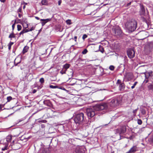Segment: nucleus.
Segmentation results:
<instances>
[{
    "mask_svg": "<svg viewBox=\"0 0 153 153\" xmlns=\"http://www.w3.org/2000/svg\"><path fill=\"white\" fill-rule=\"evenodd\" d=\"M107 105L105 103H102L96 105L93 108H87L86 113L89 117H93L96 114L95 111H101L105 110L107 108Z\"/></svg>",
    "mask_w": 153,
    "mask_h": 153,
    "instance_id": "obj_1",
    "label": "nucleus"
},
{
    "mask_svg": "<svg viewBox=\"0 0 153 153\" xmlns=\"http://www.w3.org/2000/svg\"><path fill=\"white\" fill-rule=\"evenodd\" d=\"M137 26V22L133 19L127 21L125 24V27L129 33L134 31L136 28Z\"/></svg>",
    "mask_w": 153,
    "mask_h": 153,
    "instance_id": "obj_2",
    "label": "nucleus"
},
{
    "mask_svg": "<svg viewBox=\"0 0 153 153\" xmlns=\"http://www.w3.org/2000/svg\"><path fill=\"white\" fill-rule=\"evenodd\" d=\"M140 14L141 16V20L144 22L147 23L149 21L150 17L148 13H145L144 7L143 5H140Z\"/></svg>",
    "mask_w": 153,
    "mask_h": 153,
    "instance_id": "obj_3",
    "label": "nucleus"
},
{
    "mask_svg": "<svg viewBox=\"0 0 153 153\" xmlns=\"http://www.w3.org/2000/svg\"><path fill=\"white\" fill-rule=\"evenodd\" d=\"M85 119L83 113H81L76 115L74 118V121L76 124L82 125L85 122Z\"/></svg>",
    "mask_w": 153,
    "mask_h": 153,
    "instance_id": "obj_4",
    "label": "nucleus"
},
{
    "mask_svg": "<svg viewBox=\"0 0 153 153\" xmlns=\"http://www.w3.org/2000/svg\"><path fill=\"white\" fill-rule=\"evenodd\" d=\"M114 33V35L115 36H120L122 33V31L121 29L119 26H116L113 29Z\"/></svg>",
    "mask_w": 153,
    "mask_h": 153,
    "instance_id": "obj_5",
    "label": "nucleus"
},
{
    "mask_svg": "<svg viewBox=\"0 0 153 153\" xmlns=\"http://www.w3.org/2000/svg\"><path fill=\"white\" fill-rule=\"evenodd\" d=\"M117 85H119V90L121 91L124 90L125 88V85L123 82H122L121 80L118 79L116 83Z\"/></svg>",
    "mask_w": 153,
    "mask_h": 153,
    "instance_id": "obj_6",
    "label": "nucleus"
},
{
    "mask_svg": "<svg viewBox=\"0 0 153 153\" xmlns=\"http://www.w3.org/2000/svg\"><path fill=\"white\" fill-rule=\"evenodd\" d=\"M128 57L130 59L134 58L135 56V51L133 49H129L127 51Z\"/></svg>",
    "mask_w": 153,
    "mask_h": 153,
    "instance_id": "obj_7",
    "label": "nucleus"
},
{
    "mask_svg": "<svg viewBox=\"0 0 153 153\" xmlns=\"http://www.w3.org/2000/svg\"><path fill=\"white\" fill-rule=\"evenodd\" d=\"M118 101L115 99H113L110 100V101L108 102V105L112 107H115L117 106V104Z\"/></svg>",
    "mask_w": 153,
    "mask_h": 153,
    "instance_id": "obj_8",
    "label": "nucleus"
},
{
    "mask_svg": "<svg viewBox=\"0 0 153 153\" xmlns=\"http://www.w3.org/2000/svg\"><path fill=\"white\" fill-rule=\"evenodd\" d=\"M133 78L132 74L130 73H128L125 76V79L126 81L131 80Z\"/></svg>",
    "mask_w": 153,
    "mask_h": 153,
    "instance_id": "obj_9",
    "label": "nucleus"
},
{
    "mask_svg": "<svg viewBox=\"0 0 153 153\" xmlns=\"http://www.w3.org/2000/svg\"><path fill=\"white\" fill-rule=\"evenodd\" d=\"M35 29V27L34 26L32 27L30 29H24L22 31H21L19 33V36H20L21 35L29 31H32L34 30Z\"/></svg>",
    "mask_w": 153,
    "mask_h": 153,
    "instance_id": "obj_10",
    "label": "nucleus"
},
{
    "mask_svg": "<svg viewBox=\"0 0 153 153\" xmlns=\"http://www.w3.org/2000/svg\"><path fill=\"white\" fill-rule=\"evenodd\" d=\"M137 147L136 146H134L131 148L129 151L126 153H134L137 151Z\"/></svg>",
    "mask_w": 153,
    "mask_h": 153,
    "instance_id": "obj_11",
    "label": "nucleus"
},
{
    "mask_svg": "<svg viewBox=\"0 0 153 153\" xmlns=\"http://www.w3.org/2000/svg\"><path fill=\"white\" fill-rule=\"evenodd\" d=\"M51 20V19H40V21L42 22H41L42 26H44L45 24L48 22L50 21Z\"/></svg>",
    "mask_w": 153,
    "mask_h": 153,
    "instance_id": "obj_12",
    "label": "nucleus"
},
{
    "mask_svg": "<svg viewBox=\"0 0 153 153\" xmlns=\"http://www.w3.org/2000/svg\"><path fill=\"white\" fill-rule=\"evenodd\" d=\"M44 104L49 107H51L52 105V103L49 100H46L44 101Z\"/></svg>",
    "mask_w": 153,
    "mask_h": 153,
    "instance_id": "obj_13",
    "label": "nucleus"
},
{
    "mask_svg": "<svg viewBox=\"0 0 153 153\" xmlns=\"http://www.w3.org/2000/svg\"><path fill=\"white\" fill-rule=\"evenodd\" d=\"M152 73L153 72L152 71H150L148 72H146L145 74V76L146 78H148L149 76H153L152 74Z\"/></svg>",
    "mask_w": 153,
    "mask_h": 153,
    "instance_id": "obj_14",
    "label": "nucleus"
},
{
    "mask_svg": "<svg viewBox=\"0 0 153 153\" xmlns=\"http://www.w3.org/2000/svg\"><path fill=\"white\" fill-rule=\"evenodd\" d=\"M121 134L125 133L126 131V128L125 126H123L120 128Z\"/></svg>",
    "mask_w": 153,
    "mask_h": 153,
    "instance_id": "obj_15",
    "label": "nucleus"
},
{
    "mask_svg": "<svg viewBox=\"0 0 153 153\" xmlns=\"http://www.w3.org/2000/svg\"><path fill=\"white\" fill-rule=\"evenodd\" d=\"M29 48V47L28 46H26L24 48L23 51H22V53L24 54L25 53H26L28 51Z\"/></svg>",
    "mask_w": 153,
    "mask_h": 153,
    "instance_id": "obj_16",
    "label": "nucleus"
},
{
    "mask_svg": "<svg viewBox=\"0 0 153 153\" xmlns=\"http://www.w3.org/2000/svg\"><path fill=\"white\" fill-rule=\"evenodd\" d=\"M70 66V65L69 64H66L63 65V67L65 70L67 71L68 69Z\"/></svg>",
    "mask_w": 153,
    "mask_h": 153,
    "instance_id": "obj_17",
    "label": "nucleus"
},
{
    "mask_svg": "<svg viewBox=\"0 0 153 153\" xmlns=\"http://www.w3.org/2000/svg\"><path fill=\"white\" fill-rule=\"evenodd\" d=\"M84 59H82L81 57H79L76 61V62L78 63H82V62L84 61Z\"/></svg>",
    "mask_w": 153,
    "mask_h": 153,
    "instance_id": "obj_18",
    "label": "nucleus"
},
{
    "mask_svg": "<svg viewBox=\"0 0 153 153\" xmlns=\"http://www.w3.org/2000/svg\"><path fill=\"white\" fill-rule=\"evenodd\" d=\"M15 35L13 31L9 35V38L10 39V40H12V38H14L15 37Z\"/></svg>",
    "mask_w": 153,
    "mask_h": 153,
    "instance_id": "obj_19",
    "label": "nucleus"
},
{
    "mask_svg": "<svg viewBox=\"0 0 153 153\" xmlns=\"http://www.w3.org/2000/svg\"><path fill=\"white\" fill-rule=\"evenodd\" d=\"M11 139H12L11 136H10V135L6 137V141L8 143L10 142L11 141Z\"/></svg>",
    "mask_w": 153,
    "mask_h": 153,
    "instance_id": "obj_20",
    "label": "nucleus"
},
{
    "mask_svg": "<svg viewBox=\"0 0 153 153\" xmlns=\"http://www.w3.org/2000/svg\"><path fill=\"white\" fill-rule=\"evenodd\" d=\"M48 1L47 0H42L41 1L42 5H46L48 4Z\"/></svg>",
    "mask_w": 153,
    "mask_h": 153,
    "instance_id": "obj_21",
    "label": "nucleus"
},
{
    "mask_svg": "<svg viewBox=\"0 0 153 153\" xmlns=\"http://www.w3.org/2000/svg\"><path fill=\"white\" fill-rule=\"evenodd\" d=\"M148 89L149 90H151L153 91V84H150L148 86Z\"/></svg>",
    "mask_w": 153,
    "mask_h": 153,
    "instance_id": "obj_22",
    "label": "nucleus"
},
{
    "mask_svg": "<svg viewBox=\"0 0 153 153\" xmlns=\"http://www.w3.org/2000/svg\"><path fill=\"white\" fill-rule=\"evenodd\" d=\"M14 44V42H10L8 44V48L10 50L11 48V46Z\"/></svg>",
    "mask_w": 153,
    "mask_h": 153,
    "instance_id": "obj_23",
    "label": "nucleus"
},
{
    "mask_svg": "<svg viewBox=\"0 0 153 153\" xmlns=\"http://www.w3.org/2000/svg\"><path fill=\"white\" fill-rule=\"evenodd\" d=\"M116 134H119L120 135L121 134L120 128H118L114 130Z\"/></svg>",
    "mask_w": 153,
    "mask_h": 153,
    "instance_id": "obj_24",
    "label": "nucleus"
},
{
    "mask_svg": "<svg viewBox=\"0 0 153 153\" xmlns=\"http://www.w3.org/2000/svg\"><path fill=\"white\" fill-rule=\"evenodd\" d=\"M141 113L143 115H145L146 114V111L145 109L143 108H141L140 110Z\"/></svg>",
    "mask_w": 153,
    "mask_h": 153,
    "instance_id": "obj_25",
    "label": "nucleus"
},
{
    "mask_svg": "<svg viewBox=\"0 0 153 153\" xmlns=\"http://www.w3.org/2000/svg\"><path fill=\"white\" fill-rule=\"evenodd\" d=\"M66 71L65 69H64L63 68H62V70L60 71V73L62 74H65L66 73Z\"/></svg>",
    "mask_w": 153,
    "mask_h": 153,
    "instance_id": "obj_26",
    "label": "nucleus"
},
{
    "mask_svg": "<svg viewBox=\"0 0 153 153\" xmlns=\"http://www.w3.org/2000/svg\"><path fill=\"white\" fill-rule=\"evenodd\" d=\"M99 48H100V51L102 53H103V52H104V50L103 48H102V46H101V45H100Z\"/></svg>",
    "mask_w": 153,
    "mask_h": 153,
    "instance_id": "obj_27",
    "label": "nucleus"
},
{
    "mask_svg": "<svg viewBox=\"0 0 153 153\" xmlns=\"http://www.w3.org/2000/svg\"><path fill=\"white\" fill-rule=\"evenodd\" d=\"M50 87L51 88H58V86L56 85H50Z\"/></svg>",
    "mask_w": 153,
    "mask_h": 153,
    "instance_id": "obj_28",
    "label": "nucleus"
},
{
    "mask_svg": "<svg viewBox=\"0 0 153 153\" xmlns=\"http://www.w3.org/2000/svg\"><path fill=\"white\" fill-rule=\"evenodd\" d=\"M17 30L18 31L21 30L22 29V26L20 25H17Z\"/></svg>",
    "mask_w": 153,
    "mask_h": 153,
    "instance_id": "obj_29",
    "label": "nucleus"
},
{
    "mask_svg": "<svg viewBox=\"0 0 153 153\" xmlns=\"http://www.w3.org/2000/svg\"><path fill=\"white\" fill-rule=\"evenodd\" d=\"M137 123L139 125H141L142 124V122L141 120L138 119L137 120Z\"/></svg>",
    "mask_w": 153,
    "mask_h": 153,
    "instance_id": "obj_30",
    "label": "nucleus"
},
{
    "mask_svg": "<svg viewBox=\"0 0 153 153\" xmlns=\"http://www.w3.org/2000/svg\"><path fill=\"white\" fill-rule=\"evenodd\" d=\"M39 82L41 83L42 84L44 82V78H41L39 79Z\"/></svg>",
    "mask_w": 153,
    "mask_h": 153,
    "instance_id": "obj_31",
    "label": "nucleus"
},
{
    "mask_svg": "<svg viewBox=\"0 0 153 153\" xmlns=\"http://www.w3.org/2000/svg\"><path fill=\"white\" fill-rule=\"evenodd\" d=\"M12 98L11 96H9L7 97V102H10L11 100H12Z\"/></svg>",
    "mask_w": 153,
    "mask_h": 153,
    "instance_id": "obj_32",
    "label": "nucleus"
},
{
    "mask_svg": "<svg viewBox=\"0 0 153 153\" xmlns=\"http://www.w3.org/2000/svg\"><path fill=\"white\" fill-rule=\"evenodd\" d=\"M58 88L63 90L65 91H67V92L68 91L66 90L64 87H62V86H61V87H59L58 86Z\"/></svg>",
    "mask_w": 153,
    "mask_h": 153,
    "instance_id": "obj_33",
    "label": "nucleus"
},
{
    "mask_svg": "<svg viewBox=\"0 0 153 153\" xmlns=\"http://www.w3.org/2000/svg\"><path fill=\"white\" fill-rule=\"evenodd\" d=\"M88 52V51L87 49H85L82 52V53L83 54H86L87 52Z\"/></svg>",
    "mask_w": 153,
    "mask_h": 153,
    "instance_id": "obj_34",
    "label": "nucleus"
},
{
    "mask_svg": "<svg viewBox=\"0 0 153 153\" xmlns=\"http://www.w3.org/2000/svg\"><path fill=\"white\" fill-rule=\"evenodd\" d=\"M137 82H135L134 84H133V85H132L131 87V88L133 89V88H135V86L137 84Z\"/></svg>",
    "mask_w": 153,
    "mask_h": 153,
    "instance_id": "obj_35",
    "label": "nucleus"
},
{
    "mask_svg": "<svg viewBox=\"0 0 153 153\" xmlns=\"http://www.w3.org/2000/svg\"><path fill=\"white\" fill-rule=\"evenodd\" d=\"M109 68L111 70L113 71L114 69V67L113 65H111L109 66Z\"/></svg>",
    "mask_w": 153,
    "mask_h": 153,
    "instance_id": "obj_36",
    "label": "nucleus"
},
{
    "mask_svg": "<svg viewBox=\"0 0 153 153\" xmlns=\"http://www.w3.org/2000/svg\"><path fill=\"white\" fill-rule=\"evenodd\" d=\"M138 109V108H137V109H135L133 111V113H134V116L136 115V113H137V111Z\"/></svg>",
    "mask_w": 153,
    "mask_h": 153,
    "instance_id": "obj_37",
    "label": "nucleus"
},
{
    "mask_svg": "<svg viewBox=\"0 0 153 153\" xmlns=\"http://www.w3.org/2000/svg\"><path fill=\"white\" fill-rule=\"evenodd\" d=\"M87 37V36L86 34H84L83 35L82 39L83 40H84L85 38H86Z\"/></svg>",
    "mask_w": 153,
    "mask_h": 153,
    "instance_id": "obj_38",
    "label": "nucleus"
},
{
    "mask_svg": "<svg viewBox=\"0 0 153 153\" xmlns=\"http://www.w3.org/2000/svg\"><path fill=\"white\" fill-rule=\"evenodd\" d=\"M16 60V59H15V60L14 62V66H16L18 65V64H19L20 63L21 61H20L19 62H17V63H16V62H15Z\"/></svg>",
    "mask_w": 153,
    "mask_h": 153,
    "instance_id": "obj_39",
    "label": "nucleus"
},
{
    "mask_svg": "<svg viewBox=\"0 0 153 153\" xmlns=\"http://www.w3.org/2000/svg\"><path fill=\"white\" fill-rule=\"evenodd\" d=\"M66 22L68 24L70 25L71 24V20H70L68 19L66 21Z\"/></svg>",
    "mask_w": 153,
    "mask_h": 153,
    "instance_id": "obj_40",
    "label": "nucleus"
},
{
    "mask_svg": "<svg viewBox=\"0 0 153 153\" xmlns=\"http://www.w3.org/2000/svg\"><path fill=\"white\" fill-rule=\"evenodd\" d=\"M16 22V20H15V23L14 24H13L12 25V30H13H13H14V28H15V24Z\"/></svg>",
    "mask_w": 153,
    "mask_h": 153,
    "instance_id": "obj_41",
    "label": "nucleus"
},
{
    "mask_svg": "<svg viewBox=\"0 0 153 153\" xmlns=\"http://www.w3.org/2000/svg\"><path fill=\"white\" fill-rule=\"evenodd\" d=\"M18 12L21 13L22 11V7H20L18 10Z\"/></svg>",
    "mask_w": 153,
    "mask_h": 153,
    "instance_id": "obj_42",
    "label": "nucleus"
},
{
    "mask_svg": "<svg viewBox=\"0 0 153 153\" xmlns=\"http://www.w3.org/2000/svg\"><path fill=\"white\" fill-rule=\"evenodd\" d=\"M62 2L61 0H59L58 1V4L59 5H60Z\"/></svg>",
    "mask_w": 153,
    "mask_h": 153,
    "instance_id": "obj_43",
    "label": "nucleus"
},
{
    "mask_svg": "<svg viewBox=\"0 0 153 153\" xmlns=\"http://www.w3.org/2000/svg\"><path fill=\"white\" fill-rule=\"evenodd\" d=\"M77 38V37L76 36H75L74 37V39L75 42H76Z\"/></svg>",
    "mask_w": 153,
    "mask_h": 153,
    "instance_id": "obj_44",
    "label": "nucleus"
},
{
    "mask_svg": "<svg viewBox=\"0 0 153 153\" xmlns=\"http://www.w3.org/2000/svg\"><path fill=\"white\" fill-rule=\"evenodd\" d=\"M36 92V89H33V93H35Z\"/></svg>",
    "mask_w": 153,
    "mask_h": 153,
    "instance_id": "obj_45",
    "label": "nucleus"
},
{
    "mask_svg": "<svg viewBox=\"0 0 153 153\" xmlns=\"http://www.w3.org/2000/svg\"><path fill=\"white\" fill-rule=\"evenodd\" d=\"M2 105L1 104H0V111L2 110V107H1V106Z\"/></svg>",
    "mask_w": 153,
    "mask_h": 153,
    "instance_id": "obj_46",
    "label": "nucleus"
},
{
    "mask_svg": "<svg viewBox=\"0 0 153 153\" xmlns=\"http://www.w3.org/2000/svg\"><path fill=\"white\" fill-rule=\"evenodd\" d=\"M0 1L1 2L4 3L5 1L6 0H0Z\"/></svg>",
    "mask_w": 153,
    "mask_h": 153,
    "instance_id": "obj_47",
    "label": "nucleus"
},
{
    "mask_svg": "<svg viewBox=\"0 0 153 153\" xmlns=\"http://www.w3.org/2000/svg\"><path fill=\"white\" fill-rule=\"evenodd\" d=\"M77 152H76L77 153H81V152L79 149L77 150Z\"/></svg>",
    "mask_w": 153,
    "mask_h": 153,
    "instance_id": "obj_48",
    "label": "nucleus"
},
{
    "mask_svg": "<svg viewBox=\"0 0 153 153\" xmlns=\"http://www.w3.org/2000/svg\"><path fill=\"white\" fill-rule=\"evenodd\" d=\"M35 18H36V19L37 20H39L40 19L37 16H35Z\"/></svg>",
    "mask_w": 153,
    "mask_h": 153,
    "instance_id": "obj_49",
    "label": "nucleus"
},
{
    "mask_svg": "<svg viewBox=\"0 0 153 153\" xmlns=\"http://www.w3.org/2000/svg\"><path fill=\"white\" fill-rule=\"evenodd\" d=\"M18 16H19V17L20 18H21V16H22V15L20 14V13H19L18 14Z\"/></svg>",
    "mask_w": 153,
    "mask_h": 153,
    "instance_id": "obj_50",
    "label": "nucleus"
},
{
    "mask_svg": "<svg viewBox=\"0 0 153 153\" xmlns=\"http://www.w3.org/2000/svg\"><path fill=\"white\" fill-rule=\"evenodd\" d=\"M131 2H130L129 3H128L127 4V6H129L130 5H131Z\"/></svg>",
    "mask_w": 153,
    "mask_h": 153,
    "instance_id": "obj_51",
    "label": "nucleus"
},
{
    "mask_svg": "<svg viewBox=\"0 0 153 153\" xmlns=\"http://www.w3.org/2000/svg\"><path fill=\"white\" fill-rule=\"evenodd\" d=\"M23 4H25V5H26L27 4V3L25 2H23Z\"/></svg>",
    "mask_w": 153,
    "mask_h": 153,
    "instance_id": "obj_52",
    "label": "nucleus"
},
{
    "mask_svg": "<svg viewBox=\"0 0 153 153\" xmlns=\"http://www.w3.org/2000/svg\"><path fill=\"white\" fill-rule=\"evenodd\" d=\"M25 5H24L23 6V9H25Z\"/></svg>",
    "mask_w": 153,
    "mask_h": 153,
    "instance_id": "obj_53",
    "label": "nucleus"
},
{
    "mask_svg": "<svg viewBox=\"0 0 153 153\" xmlns=\"http://www.w3.org/2000/svg\"><path fill=\"white\" fill-rule=\"evenodd\" d=\"M49 97V96H46V95H45V96H44V97Z\"/></svg>",
    "mask_w": 153,
    "mask_h": 153,
    "instance_id": "obj_54",
    "label": "nucleus"
},
{
    "mask_svg": "<svg viewBox=\"0 0 153 153\" xmlns=\"http://www.w3.org/2000/svg\"><path fill=\"white\" fill-rule=\"evenodd\" d=\"M14 140H13V142H12V143L11 144H12L13 143H14Z\"/></svg>",
    "mask_w": 153,
    "mask_h": 153,
    "instance_id": "obj_55",
    "label": "nucleus"
},
{
    "mask_svg": "<svg viewBox=\"0 0 153 153\" xmlns=\"http://www.w3.org/2000/svg\"><path fill=\"white\" fill-rule=\"evenodd\" d=\"M127 58V56H125V57H124V58Z\"/></svg>",
    "mask_w": 153,
    "mask_h": 153,
    "instance_id": "obj_56",
    "label": "nucleus"
},
{
    "mask_svg": "<svg viewBox=\"0 0 153 153\" xmlns=\"http://www.w3.org/2000/svg\"><path fill=\"white\" fill-rule=\"evenodd\" d=\"M74 85V83H73V84H71V85Z\"/></svg>",
    "mask_w": 153,
    "mask_h": 153,
    "instance_id": "obj_57",
    "label": "nucleus"
},
{
    "mask_svg": "<svg viewBox=\"0 0 153 153\" xmlns=\"http://www.w3.org/2000/svg\"><path fill=\"white\" fill-rule=\"evenodd\" d=\"M21 121V120H19V122H20Z\"/></svg>",
    "mask_w": 153,
    "mask_h": 153,
    "instance_id": "obj_58",
    "label": "nucleus"
},
{
    "mask_svg": "<svg viewBox=\"0 0 153 153\" xmlns=\"http://www.w3.org/2000/svg\"><path fill=\"white\" fill-rule=\"evenodd\" d=\"M17 144H19L18 143H16V145H17Z\"/></svg>",
    "mask_w": 153,
    "mask_h": 153,
    "instance_id": "obj_59",
    "label": "nucleus"
},
{
    "mask_svg": "<svg viewBox=\"0 0 153 153\" xmlns=\"http://www.w3.org/2000/svg\"><path fill=\"white\" fill-rule=\"evenodd\" d=\"M10 146H11L12 147V145H10Z\"/></svg>",
    "mask_w": 153,
    "mask_h": 153,
    "instance_id": "obj_60",
    "label": "nucleus"
},
{
    "mask_svg": "<svg viewBox=\"0 0 153 153\" xmlns=\"http://www.w3.org/2000/svg\"><path fill=\"white\" fill-rule=\"evenodd\" d=\"M19 149V148H16V149Z\"/></svg>",
    "mask_w": 153,
    "mask_h": 153,
    "instance_id": "obj_61",
    "label": "nucleus"
},
{
    "mask_svg": "<svg viewBox=\"0 0 153 153\" xmlns=\"http://www.w3.org/2000/svg\"><path fill=\"white\" fill-rule=\"evenodd\" d=\"M148 82V80H147V81H146V82Z\"/></svg>",
    "mask_w": 153,
    "mask_h": 153,
    "instance_id": "obj_62",
    "label": "nucleus"
},
{
    "mask_svg": "<svg viewBox=\"0 0 153 153\" xmlns=\"http://www.w3.org/2000/svg\"><path fill=\"white\" fill-rule=\"evenodd\" d=\"M2 150H4V149H2Z\"/></svg>",
    "mask_w": 153,
    "mask_h": 153,
    "instance_id": "obj_63",
    "label": "nucleus"
},
{
    "mask_svg": "<svg viewBox=\"0 0 153 153\" xmlns=\"http://www.w3.org/2000/svg\"><path fill=\"white\" fill-rule=\"evenodd\" d=\"M0 153H3V152H1Z\"/></svg>",
    "mask_w": 153,
    "mask_h": 153,
    "instance_id": "obj_64",
    "label": "nucleus"
}]
</instances>
